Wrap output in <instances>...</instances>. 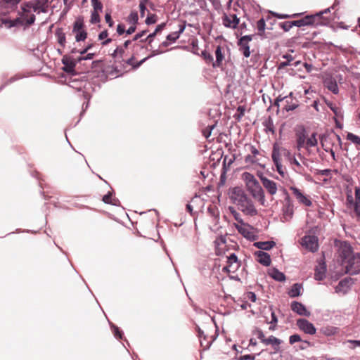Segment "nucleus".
<instances>
[{
	"mask_svg": "<svg viewBox=\"0 0 360 360\" xmlns=\"http://www.w3.org/2000/svg\"><path fill=\"white\" fill-rule=\"evenodd\" d=\"M338 247V260L341 266L349 274H356L360 272V256L359 254L354 255L352 248L346 241H336Z\"/></svg>",
	"mask_w": 360,
	"mask_h": 360,
	"instance_id": "f257e3e1",
	"label": "nucleus"
},
{
	"mask_svg": "<svg viewBox=\"0 0 360 360\" xmlns=\"http://www.w3.org/2000/svg\"><path fill=\"white\" fill-rule=\"evenodd\" d=\"M229 198L238 210L244 214L251 217L257 214V210L255 208L252 200L248 198L245 192L240 187H234L229 191Z\"/></svg>",
	"mask_w": 360,
	"mask_h": 360,
	"instance_id": "f03ea898",
	"label": "nucleus"
},
{
	"mask_svg": "<svg viewBox=\"0 0 360 360\" xmlns=\"http://www.w3.org/2000/svg\"><path fill=\"white\" fill-rule=\"evenodd\" d=\"M242 179L252 198L258 201L261 205L264 206L266 202L264 192L254 175L249 172H244L242 174Z\"/></svg>",
	"mask_w": 360,
	"mask_h": 360,
	"instance_id": "7ed1b4c3",
	"label": "nucleus"
},
{
	"mask_svg": "<svg viewBox=\"0 0 360 360\" xmlns=\"http://www.w3.org/2000/svg\"><path fill=\"white\" fill-rule=\"evenodd\" d=\"M34 6L32 4L25 2L22 4V13L20 17L11 21L10 26L15 27L18 25L30 26L35 21V15L33 13Z\"/></svg>",
	"mask_w": 360,
	"mask_h": 360,
	"instance_id": "20e7f679",
	"label": "nucleus"
},
{
	"mask_svg": "<svg viewBox=\"0 0 360 360\" xmlns=\"http://www.w3.org/2000/svg\"><path fill=\"white\" fill-rule=\"evenodd\" d=\"M296 143L297 148L299 151H300L302 148H304L308 155H309L311 153L310 148L316 146L318 143L316 138V134L314 133L310 137H308L304 129L301 131L297 132Z\"/></svg>",
	"mask_w": 360,
	"mask_h": 360,
	"instance_id": "39448f33",
	"label": "nucleus"
},
{
	"mask_svg": "<svg viewBox=\"0 0 360 360\" xmlns=\"http://www.w3.org/2000/svg\"><path fill=\"white\" fill-rule=\"evenodd\" d=\"M360 202V188L355 187V198L352 195V189L347 187V208L353 212L357 219L360 217V210L359 209V203Z\"/></svg>",
	"mask_w": 360,
	"mask_h": 360,
	"instance_id": "423d86ee",
	"label": "nucleus"
},
{
	"mask_svg": "<svg viewBox=\"0 0 360 360\" xmlns=\"http://www.w3.org/2000/svg\"><path fill=\"white\" fill-rule=\"evenodd\" d=\"M282 103L283 110L288 112L296 109L299 106L298 100L292 96V93L290 92L288 96H282L279 95L275 100L274 105L280 107V103Z\"/></svg>",
	"mask_w": 360,
	"mask_h": 360,
	"instance_id": "0eeeda50",
	"label": "nucleus"
},
{
	"mask_svg": "<svg viewBox=\"0 0 360 360\" xmlns=\"http://www.w3.org/2000/svg\"><path fill=\"white\" fill-rule=\"evenodd\" d=\"M226 257V264L223 267L222 271L228 273L231 278H236L238 276L234 274L240 268L241 262L234 253H231Z\"/></svg>",
	"mask_w": 360,
	"mask_h": 360,
	"instance_id": "6e6552de",
	"label": "nucleus"
},
{
	"mask_svg": "<svg viewBox=\"0 0 360 360\" xmlns=\"http://www.w3.org/2000/svg\"><path fill=\"white\" fill-rule=\"evenodd\" d=\"M235 12L236 11L229 9L228 11L224 13L221 19L222 24L224 27L230 29H236L238 27L240 19Z\"/></svg>",
	"mask_w": 360,
	"mask_h": 360,
	"instance_id": "1a4fd4ad",
	"label": "nucleus"
},
{
	"mask_svg": "<svg viewBox=\"0 0 360 360\" xmlns=\"http://www.w3.org/2000/svg\"><path fill=\"white\" fill-rule=\"evenodd\" d=\"M72 32L75 34L77 41H84L87 38V32L82 18H77L74 22Z\"/></svg>",
	"mask_w": 360,
	"mask_h": 360,
	"instance_id": "9d476101",
	"label": "nucleus"
},
{
	"mask_svg": "<svg viewBox=\"0 0 360 360\" xmlns=\"http://www.w3.org/2000/svg\"><path fill=\"white\" fill-rule=\"evenodd\" d=\"M301 245L306 250L315 252L318 250V238L315 236H305L300 240Z\"/></svg>",
	"mask_w": 360,
	"mask_h": 360,
	"instance_id": "9b49d317",
	"label": "nucleus"
},
{
	"mask_svg": "<svg viewBox=\"0 0 360 360\" xmlns=\"http://www.w3.org/2000/svg\"><path fill=\"white\" fill-rule=\"evenodd\" d=\"M294 213L293 204L290 198V196L287 194L284 203L282 207V221H290Z\"/></svg>",
	"mask_w": 360,
	"mask_h": 360,
	"instance_id": "f8f14e48",
	"label": "nucleus"
},
{
	"mask_svg": "<svg viewBox=\"0 0 360 360\" xmlns=\"http://www.w3.org/2000/svg\"><path fill=\"white\" fill-rule=\"evenodd\" d=\"M335 139L337 140H340V137L338 135L333 134V135L328 136H322L321 138V146L324 150L326 152H330L332 156L334 158L335 153L332 149V141Z\"/></svg>",
	"mask_w": 360,
	"mask_h": 360,
	"instance_id": "ddd939ff",
	"label": "nucleus"
},
{
	"mask_svg": "<svg viewBox=\"0 0 360 360\" xmlns=\"http://www.w3.org/2000/svg\"><path fill=\"white\" fill-rule=\"evenodd\" d=\"M235 227L238 231L245 238L250 240H255L256 236L252 232V227L251 226L243 223L242 224H235Z\"/></svg>",
	"mask_w": 360,
	"mask_h": 360,
	"instance_id": "4468645a",
	"label": "nucleus"
},
{
	"mask_svg": "<svg viewBox=\"0 0 360 360\" xmlns=\"http://www.w3.org/2000/svg\"><path fill=\"white\" fill-rule=\"evenodd\" d=\"M297 326L298 328L307 334L314 335L316 332L314 326L308 320L300 319L297 321Z\"/></svg>",
	"mask_w": 360,
	"mask_h": 360,
	"instance_id": "2eb2a0df",
	"label": "nucleus"
},
{
	"mask_svg": "<svg viewBox=\"0 0 360 360\" xmlns=\"http://www.w3.org/2000/svg\"><path fill=\"white\" fill-rule=\"evenodd\" d=\"M319 15H306L302 19L292 21V24L294 25V26L297 27H303L307 25H312L316 22V18H318Z\"/></svg>",
	"mask_w": 360,
	"mask_h": 360,
	"instance_id": "dca6fc26",
	"label": "nucleus"
},
{
	"mask_svg": "<svg viewBox=\"0 0 360 360\" xmlns=\"http://www.w3.org/2000/svg\"><path fill=\"white\" fill-rule=\"evenodd\" d=\"M290 190L292 194L295 195L298 202L303 204L305 206L309 207L311 205V201L308 198L307 196L304 195L302 191L296 187H290Z\"/></svg>",
	"mask_w": 360,
	"mask_h": 360,
	"instance_id": "f3484780",
	"label": "nucleus"
},
{
	"mask_svg": "<svg viewBox=\"0 0 360 360\" xmlns=\"http://www.w3.org/2000/svg\"><path fill=\"white\" fill-rule=\"evenodd\" d=\"M49 0H34L29 1L34 6V11L37 13H46L48 11Z\"/></svg>",
	"mask_w": 360,
	"mask_h": 360,
	"instance_id": "a211bd4d",
	"label": "nucleus"
},
{
	"mask_svg": "<svg viewBox=\"0 0 360 360\" xmlns=\"http://www.w3.org/2000/svg\"><path fill=\"white\" fill-rule=\"evenodd\" d=\"M261 181L263 186L270 195H274L276 193L278 188L276 182L266 177H262Z\"/></svg>",
	"mask_w": 360,
	"mask_h": 360,
	"instance_id": "6ab92c4d",
	"label": "nucleus"
},
{
	"mask_svg": "<svg viewBox=\"0 0 360 360\" xmlns=\"http://www.w3.org/2000/svg\"><path fill=\"white\" fill-rule=\"evenodd\" d=\"M216 60L213 63V68H221L224 60V51L223 48L218 46L215 50Z\"/></svg>",
	"mask_w": 360,
	"mask_h": 360,
	"instance_id": "aec40b11",
	"label": "nucleus"
},
{
	"mask_svg": "<svg viewBox=\"0 0 360 360\" xmlns=\"http://www.w3.org/2000/svg\"><path fill=\"white\" fill-rule=\"evenodd\" d=\"M255 255L257 256V261L261 264L266 266L271 264V260L270 255L268 253L259 250L256 252Z\"/></svg>",
	"mask_w": 360,
	"mask_h": 360,
	"instance_id": "412c9836",
	"label": "nucleus"
},
{
	"mask_svg": "<svg viewBox=\"0 0 360 360\" xmlns=\"http://www.w3.org/2000/svg\"><path fill=\"white\" fill-rule=\"evenodd\" d=\"M281 342H282V340H281L280 339H278L273 335H271L268 338H265V340H264L263 343L265 345H272L275 350V352H277L280 350L279 345L281 344Z\"/></svg>",
	"mask_w": 360,
	"mask_h": 360,
	"instance_id": "4be33fe9",
	"label": "nucleus"
},
{
	"mask_svg": "<svg viewBox=\"0 0 360 360\" xmlns=\"http://www.w3.org/2000/svg\"><path fill=\"white\" fill-rule=\"evenodd\" d=\"M291 309L294 312H296L299 315L308 316L310 314L303 304L297 302L292 303Z\"/></svg>",
	"mask_w": 360,
	"mask_h": 360,
	"instance_id": "5701e85b",
	"label": "nucleus"
},
{
	"mask_svg": "<svg viewBox=\"0 0 360 360\" xmlns=\"http://www.w3.org/2000/svg\"><path fill=\"white\" fill-rule=\"evenodd\" d=\"M62 62L63 65H65L63 70L66 72H72L74 71L76 63L73 61L72 59L68 56H63L62 59Z\"/></svg>",
	"mask_w": 360,
	"mask_h": 360,
	"instance_id": "b1692460",
	"label": "nucleus"
},
{
	"mask_svg": "<svg viewBox=\"0 0 360 360\" xmlns=\"http://www.w3.org/2000/svg\"><path fill=\"white\" fill-rule=\"evenodd\" d=\"M276 243L274 241H264L256 242L254 245L258 249L263 250H269L275 246Z\"/></svg>",
	"mask_w": 360,
	"mask_h": 360,
	"instance_id": "393cba45",
	"label": "nucleus"
},
{
	"mask_svg": "<svg viewBox=\"0 0 360 360\" xmlns=\"http://www.w3.org/2000/svg\"><path fill=\"white\" fill-rule=\"evenodd\" d=\"M292 169L298 174H303L304 172V168L297 159L292 158L290 160Z\"/></svg>",
	"mask_w": 360,
	"mask_h": 360,
	"instance_id": "a878e982",
	"label": "nucleus"
},
{
	"mask_svg": "<svg viewBox=\"0 0 360 360\" xmlns=\"http://www.w3.org/2000/svg\"><path fill=\"white\" fill-rule=\"evenodd\" d=\"M238 44L240 47L239 49L243 53V56L245 58L250 57V46H249L248 43H246L245 41H243V43H242V41L239 40Z\"/></svg>",
	"mask_w": 360,
	"mask_h": 360,
	"instance_id": "bb28decb",
	"label": "nucleus"
},
{
	"mask_svg": "<svg viewBox=\"0 0 360 360\" xmlns=\"http://www.w3.org/2000/svg\"><path fill=\"white\" fill-rule=\"evenodd\" d=\"M56 36L57 37V41L58 44L62 47H65L66 43L65 34L61 30H58L56 32Z\"/></svg>",
	"mask_w": 360,
	"mask_h": 360,
	"instance_id": "cd10ccee",
	"label": "nucleus"
},
{
	"mask_svg": "<svg viewBox=\"0 0 360 360\" xmlns=\"http://www.w3.org/2000/svg\"><path fill=\"white\" fill-rule=\"evenodd\" d=\"M184 29H185V26H184V25L181 26L179 31L174 32H172V33L168 34L167 37V39L172 42H174L177 39H179L180 34L184 32Z\"/></svg>",
	"mask_w": 360,
	"mask_h": 360,
	"instance_id": "c85d7f7f",
	"label": "nucleus"
},
{
	"mask_svg": "<svg viewBox=\"0 0 360 360\" xmlns=\"http://www.w3.org/2000/svg\"><path fill=\"white\" fill-rule=\"evenodd\" d=\"M265 27H266V23H265L264 18H261L260 20H259L257 22L256 27L257 29L258 34L259 36H264V31H265Z\"/></svg>",
	"mask_w": 360,
	"mask_h": 360,
	"instance_id": "c756f323",
	"label": "nucleus"
},
{
	"mask_svg": "<svg viewBox=\"0 0 360 360\" xmlns=\"http://www.w3.org/2000/svg\"><path fill=\"white\" fill-rule=\"evenodd\" d=\"M108 36V33L107 30H104L99 34V35H98L99 40H103V39H106L105 41H103L102 42V45H103V46L107 45L112 41V39L107 38Z\"/></svg>",
	"mask_w": 360,
	"mask_h": 360,
	"instance_id": "7c9ffc66",
	"label": "nucleus"
},
{
	"mask_svg": "<svg viewBox=\"0 0 360 360\" xmlns=\"http://www.w3.org/2000/svg\"><path fill=\"white\" fill-rule=\"evenodd\" d=\"M271 158L275 165H278V162H281L279 150L276 146H274Z\"/></svg>",
	"mask_w": 360,
	"mask_h": 360,
	"instance_id": "2f4dec72",
	"label": "nucleus"
},
{
	"mask_svg": "<svg viewBox=\"0 0 360 360\" xmlns=\"http://www.w3.org/2000/svg\"><path fill=\"white\" fill-rule=\"evenodd\" d=\"M202 56L206 63L212 64V66L213 67L214 59L211 53L206 51H202Z\"/></svg>",
	"mask_w": 360,
	"mask_h": 360,
	"instance_id": "473e14b6",
	"label": "nucleus"
},
{
	"mask_svg": "<svg viewBox=\"0 0 360 360\" xmlns=\"http://www.w3.org/2000/svg\"><path fill=\"white\" fill-rule=\"evenodd\" d=\"M158 20V16L156 14L148 13V16L146 19V23L147 25L155 24Z\"/></svg>",
	"mask_w": 360,
	"mask_h": 360,
	"instance_id": "72a5a7b5",
	"label": "nucleus"
},
{
	"mask_svg": "<svg viewBox=\"0 0 360 360\" xmlns=\"http://www.w3.org/2000/svg\"><path fill=\"white\" fill-rule=\"evenodd\" d=\"M271 276L273 278L278 281H282L285 280V275L282 272L278 271V270H274L271 273Z\"/></svg>",
	"mask_w": 360,
	"mask_h": 360,
	"instance_id": "f704fd0d",
	"label": "nucleus"
},
{
	"mask_svg": "<svg viewBox=\"0 0 360 360\" xmlns=\"http://www.w3.org/2000/svg\"><path fill=\"white\" fill-rule=\"evenodd\" d=\"M124 49L123 46H118L112 53V57L114 58H122L124 55Z\"/></svg>",
	"mask_w": 360,
	"mask_h": 360,
	"instance_id": "c9c22d12",
	"label": "nucleus"
},
{
	"mask_svg": "<svg viewBox=\"0 0 360 360\" xmlns=\"http://www.w3.org/2000/svg\"><path fill=\"white\" fill-rule=\"evenodd\" d=\"M94 8L93 11L98 12L103 9V4L99 0H91Z\"/></svg>",
	"mask_w": 360,
	"mask_h": 360,
	"instance_id": "e433bc0d",
	"label": "nucleus"
},
{
	"mask_svg": "<svg viewBox=\"0 0 360 360\" xmlns=\"http://www.w3.org/2000/svg\"><path fill=\"white\" fill-rule=\"evenodd\" d=\"M148 1L146 0H140L139 3V9H140V15L141 18L145 16V11H146V4Z\"/></svg>",
	"mask_w": 360,
	"mask_h": 360,
	"instance_id": "4c0bfd02",
	"label": "nucleus"
},
{
	"mask_svg": "<svg viewBox=\"0 0 360 360\" xmlns=\"http://www.w3.org/2000/svg\"><path fill=\"white\" fill-rule=\"evenodd\" d=\"M128 19L130 23L133 24V25H135L139 20L137 12H131L129 15Z\"/></svg>",
	"mask_w": 360,
	"mask_h": 360,
	"instance_id": "58836bf2",
	"label": "nucleus"
},
{
	"mask_svg": "<svg viewBox=\"0 0 360 360\" xmlns=\"http://www.w3.org/2000/svg\"><path fill=\"white\" fill-rule=\"evenodd\" d=\"M351 284H352L351 278H345L339 283V286L342 288H348Z\"/></svg>",
	"mask_w": 360,
	"mask_h": 360,
	"instance_id": "ea45409f",
	"label": "nucleus"
},
{
	"mask_svg": "<svg viewBox=\"0 0 360 360\" xmlns=\"http://www.w3.org/2000/svg\"><path fill=\"white\" fill-rule=\"evenodd\" d=\"M293 26H294V25L292 24V21H286V22L280 23V27L285 32L289 31Z\"/></svg>",
	"mask_w": 360,
	"mask_h": 360,
	"instance_id": "a19ab883",
	"label": "nucleus"
},
{
	"mask_svg": "<svg viewBox=\"0 0 360 360\" xmlns=\"http://www.w3.org/2000/svg\"><path fill=\"white\" fill-rule=\"evenodd\" d=\"M215 125H209L205 129L202 130V134L206 138L208 139L211 135L212 129L214 128Z\"/></svg>",
	"mask_w": 360,
	"mask_h": 360,
	"instance_id": "79ce46f5",
	"label": "nucleus"
},
{
	"mask_svg": "<svg viewBox=\"0 0 360 360\" xmlns=\"http://www.w3.org/2000/svg\"><path fill=\"white\" fill-rule=\"evenodd\" d=\"M328 89L331 91L333 94L338 93V86L335 82H330L328 84Z\"/></svg>",
	"mask_w": 360,
	"mask_h": 360,
	"instance_id": "37998d69",
	"label": "nucleus"
},
{
	"mask_svg": "<svg viewBox=\"0 0 360 360\" xmlns=\"http://www.w3.org/2000/svg\"><path fill=\"white\" fill-rule=\"evenodd\" d=\"M283 58L286 59V62H283L281 63V67H285L290 65V62L294 60L293 56L291 54H285L283 56Z\"/></svg>",
	"mask_w": 360,
	"mask_h": 360,
	"instance_id": "c03bdc74",
	"label": "nucleus"
},
{
	"mask_svg": "<svg viewBox=\"0 0 360 360\" xmlns=\"http://www.w3.org/2000/svg\"><path fill=\"white\" fill-rule=\"evenodd\" d=\"M90 21L93 24L100 22V15L98 12L92 11Z\"/></svg>",
	"mask_w": 360,
	"mask_h": 360,
	"instance_id": "a18cd8bd",
	"label": "nucleus"
},
{
	"mask_svg": "<svg viewBox=\"0 0 360 360\" xmlns=\"http://www.w3.org/2000/svg\"><path fill=\"white\" fill-rule=\"evenodd\" d=\"M300 15H301L300 13H295L292 15L276 14L275 15L279 19H287V18H297V17L300 16Z\"/></svg>",
	"mask_w": 360,
	"mask_h": 360,
	"instance_id": "49530a36",
	"label": "nucleus"
},
{
	"mask_svg": "<svg viewBox=\"0 0 360 360\" xmlns=\"http://www.w3.org/2000/svg\"><path fill=\"white\" fill-rule=\"evenodd\" d=\"M254 334L261 340V342L263 343L264 340H265V335L262 330L257 328L254 331Z\"/></svg>",
	"mask_w": 360,
	"mask_h": 360,
	"instance_id": "de8ad7c7",
	"label": "nucleus"
},
{
	"mask_svg": "<svg viewBox=\"0 0 360 360\" xmlns=\"http://www.w3.org/2000/svg\"><path fill=\"white\" fill-rule=\"evenodd\" d=\"M302 340L301 337L297 334H294L290 336L289 342L292 345L295 342H300Z\"/></svg>",
	"mask_w": 360,
	"mask_h": 360,
	"instance_id": "09e8293b",
	"label": "nucleus"
},
{
	"mask_svg": "<svg viewBox=\"0 0 360 360\" xmlns=\"http://www.w3.org/2000/svg\"><path fill=\"white\" fill-rule=\"evenodd\" d=\"M103 201L107 204L115 205V203L112 201V194L110 192H108L103 197Z\"/></svg>",
	"mask_w": 360,
	"mask_h": 360,
	"instance_id": "8fccbe9b",
	"label": "nucleus"
},
{
	"mask_svg": "<svg viewBox=\"0 0 360 360\" xmlns=\"http://www.w3.org/2000/svg\"><path fill=\"white\" fill-rule=\"evenodd\" d=\"M347 139L352 141L355 143H360V138L352 133L347 134Z\"/></svg>",
	"mask_w": 360,
	"mask_h": 360,
	"instance_id": "3c124183",
	"label": "nucleus"
},
{
	"mask_svg": "<svg viewBox=\"0 0 360 360\" xmlns=\"http://www.w3.org/2000/svg\"><path fill=\"white\" fill-rule=\"evenodd\" d=\"M302 290V285L301 283H295L292 286V289L289 292H300Z\"/></svg>",
	"mask_w": 360,
	"mask_h": 360,
	"instance_id": "603ef678",
	"label": "nucleus"
},
{
	"mask_svg": "<svg viewBox=\"0 0 360 360\" xmlns=\"http://www.w3.org/2000/svg\"><path fill=\"white\" fill-rule=\"evenodd\" d=\"M156 34H157L153 32V33L148 34L144 40H141L140 42L148 41V44L150 45Z\"/></svg>",
	"mask_w": 360,
	"mask_h": 360,
	"instance_id": "864d4df0",
	"label": "nucleus"
},
{
	"mask_svg": "<svg viewBox=\"0 0 360 360\" xmlns=\"http://www.w3.org/2000/svg\"><path fill=\"white\" fill-rule=\"evenodd\" d=\"M148 32V30H143L142 32H139V33H137L133 38V39L131 40L132 41H137L139 39H141L142 37H143L144 35H146Z\"/></svg>",
	"mask_w": 360,
	"mask_h": 360,
	"instance_id": "5fc2aeb1",
	"label": "nucleus"
},
{
	"mask_svg": "<svg viewBox=\"0 0 360 360\" xmlns=\"http://www.w3.org/2000/svg\"><path fill=\"white\" fill-rule=\"evenodd\" d=\"M112 328H113V333H114L115 336L117 338L121 339L122 338V333L120 331L119 328L114 325L112 326Z\"/></svg>",
	"mask_w": 360,
	"mask_h": 360,
	"instance_id": "6e6d98bb",
	"label": "nucleus"
},
{
	"mask_svg": "<svg viewBox=\"0 0 360 360\" xmlns=\"http://www.w3.org/2000/svg\"><path fill=\"white\" fill-rule=\"evenodd\" d=\"M95 56V53H89L86 54L85 56H81L78 58L79 61L81 60H91Z\"/></svg>",
	"mask_w": 360,
	"mask_h": 360,
	"instance_id": "4d7b16f0",
	"label": "nucleus"
},
{
	"mask_svg": "<svg viewBox=\"0 0 360 360\" xmlns=\"http://www.w3.org/2000/svg\"><path fill=\"white\" fill-rule=\"evenodd\" d=\"M105 19L109 27H112L114 22L112 20L110 13H106L105 15Z\"/></svg>",
	"mask_w": 360,
	"mask_h": 360,
	"instance_id": "13d9d810",
	"label": "nucleus"
},
{
	"mask_svg": "<svg viewBox=\"0 0 360 360\" xmlns=\"http://www.w3.org/2000/svg\"><path fill=\"white\" fill-rule=\"evenodd\" d=\"M117 32L120 35L123 34L125 31V26L123 24H118L117 27Z\"/></svg>",
	"mask_w": 360,
	"mask_h": 360,
	"instance_id": "bf43d9fd",
	"label": "nucleus"
},
{
	"mask_svg": "<svg viewBox=\"0 0 360 360\" xmlns=\"http://www.w3.org/2000/svg\"><path fill=\"white\" fill-rule=\"evenodd\" d=\"M298 156H299V158H300V159L301 160L302 165L303 167L305 166V167H309V160H308V159H307L306 158H304L302 155H301L300 153L298 155Z\"/></svg>",
	"mask_w": 360,
	"mask_h": 360,
	"instance_id": "052dcab7",
	"label": "nucleus"
},
{
	"mask_svg": "<svg viewBox=\"0 0 360 360\" xmlns=\"http://www.w3.org/2000/svg\"><path fill=\"white\" fill-rule=\"evenodd\" d=\"M233 214L235 219L238 223V224H242L244 223V221H243V219L240 217V215L239 213H238L237 212H234Z\"/></svg>",
	"mask_w": 360,
	"mask_h": 360,
	"instance_id": "680f3d73",
	"label": "nucleus"
},
{
	"mask_svg": "<svg viewBox=\"0 0 360 360\" xmlns=\"http://www.w3.org/2000/svg\"><path fill=\"white\" fill-rule=\"evenodd\" d=\"M252 38H253V35H245V36L242 37L239 40H241L242 42L245 41V42L249 44V42L252 40Z\"/></svg>",
	"mask_w": 360,
	"mask_h": 360,
	"instance_id": "e2e57ef3",
	"label": "nucleus"
},
{
	"mask_svg": "<svg viewBox=\"0 0 360 360\" xmlns=\"http://www.w3.org/2000/svg\"><path fill=\"white\" fill-rule=\"evenodd\" d=\"M238 306H239L242 309H246L248 307L250 306V304L246 301H241L240 302H238Z\"/></svg>",
	"mask_w": 360,
	"mask_h": 360,
	"instance_id": "0e129e2a",
	"label": "nucleus"
},
{
	"mask_svg": "<svg viewBox=\"0 0 360 360\" xmlns=\"http://www.w3.org/2000/svg\"><path fill=\"white\" fill-rule=\"evenodd\" d=\"M330 173H331V169H329L319 170L317 172V174H321V175H324V176H328V175L330 174Z\"/></svg>",
	"mask_w": 360,
	"mask_h": 360,
	"instance_id": "69168bd1",
	"label": "nucleus"
},
{
	"mask_svg": "<svg viewBox=\"0 0 360 360\" xmlns=\"http://www.w3.org/2000/svg\"><path fill=\"white\" fill-rule=\"evenodd\" d=\"M250 152L253 157H256L259 154V150L253 146H250Z\"/></svg>",
	"mask_w": 360,
	"mask_h": 360,
	"instance_id": "338daca9",
	"label": "nucleus"
},
{
	"mask_svg": "<svg viewBox=\"0 0 360 360\" xmlns=\"http://www.w3.org/2000/svg\"><path fill=\"white\" fill-rule=\"evenodd\" d=\"M165 26V23H162L160 25H158L154 32L156 34H158V32H160L164 29Z\"/></svg>",
	"mask_w": 360,
	"mask_h": 360,
	"instance_id": "774afa93",
	"label": "nucleus"
}]
</instances>
